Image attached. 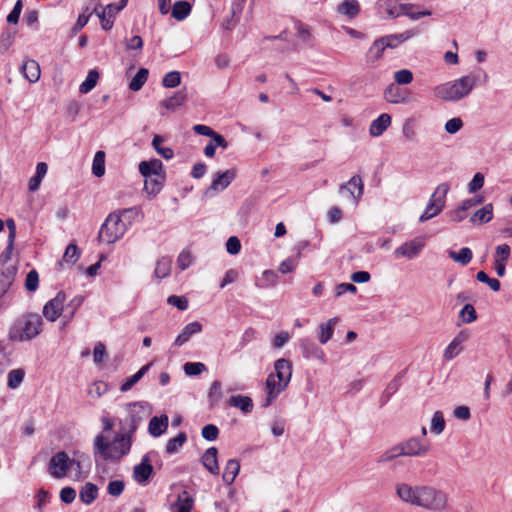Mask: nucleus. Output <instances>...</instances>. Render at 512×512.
<instances>
[{
	"mask_svg": "<svg viewBox=\"0 0 512 512\" xmlns=\"http://www.w3.org/2000/svg\"><path fill=\"white\" fill-rule=\"evenodd\" d=\"M396 494L404 502L430 510L444 509L447 503L446 494L430 486L412 487L400 483L396 486Z\"/></svg>",
	"mask_w": 512,
	"mask_h": 512,
	"instance_id": "obj_1",
	"label": "nucleus"
},
{
	"mask_svg": "<svg viewBox=\"0 0 512 512\" xmlns=\"http://www.w3.org/2000/svg\"><path fill=\"white\" fill-rule=\"evenodd\" d=\"M132 443L133 434L126 431V427L120 428L112 442H108L102 434H98L93 443L94 455H100L106 461H120L130 453Z\"/></svg>",
	"mask_w": 512,
	"mask_h": 512,
	"instance_id": "obj_2",
	"label": "nucleus"
},
{
	"mask_svg": "<svg viewBox=\"0 0 512 512\" xmlns=\"http://www.w3.org/2000/svg\"><path fill=\"white\" fill-rule=\"evenodd\" d=\"M274 369L275 373L269 374L266 379L267 397L262 404L263 407L271 405L276 397L287 388L292 377V363L285 358L276 360Z\"/></svg>",
	"mask_w": 512,
	"mask_h": 512,
	"instance_id": "obj_3",
	"label": "nucleus"
},
{
	"mask_svg": "<svg viewBox=\"0 0 512 512\" xmlns=\"http://www.w3.org/2000/svg\"><path fill=\"white\" fill-rule=\"evenodd\" d=\"M138 212L139 209L137 207H131L110 213L100 228L98 234L99 241L108 244L116 242L127 230V225L121 217L128 215L132 220L138 215Z\"/></svg>",
	"mask_w": 512,
	"mask_h": 512,
	"instance_id": "obj_4",
	"label": "nucleus"
},
{
	"mask_svg": "<svg viewBox=\"0 0 512 512\" xmlns=\"http://www.w3.org/2000/svg\"><path fill=\"white\" fill-rule=\"evenodd\" d=\"M43 321L37 313H26L17 318L9 331L12 341H29L38 336L42 331Z\"/></svg>",
	"mask_w": 512,
	"mask_h": 512,
	"instance_id": "obj_5",
	"label": "nucleus"
},
{
	"mask_svg": "<svg viewBox=\"0 0 512 512\" xmlns=\"http://www.w3.org/2000/svg\"><path fill=\"white\" fill-rule=\"evenodd\" d=\"M476 85V78L471 75L463 76L453 82H447L435 87L434 95L444 101H458L468 96Z\"/></svg>",
	"mask_w": 512,
	"mask_h": 512,
	"instance_id": "obj_6",
	"label": "nucleus"
},
{
	"mask_svg": "<svg viewBox=\"0 0 512 512\" xmlns=\"http://www.w3.org/2000/svg\"><path fill=\"white\" fill-rule=\"evenodd\" d=\"M449 189L450 186L447 183H441L437 186L434 193L431 195L424 212L419 217V222L428 221L442 212L445 207L446 196Z\"/></svg>",
	"mask_w": 512,
	"mask_h": 512,
	"instance_id": "obj_7",
	"label": "nucleus"
},
{
	"mask_svg": "<svg viewBox=\"0 0 512 512\" xmlns=\"http://www.w3.org/2000/svg\"><path fill=\"white\" fill-rule=\"evenodd\" d=\"M127 411L129 418L127 424L123 427H126V431L134 435L138 426L150 416L151 407L145 402H134L128 404Z\"/></svg>",
	"mask_w": 512,
	"mask_h": 512,
	"instance_id": "obj_8",
	"label": "nucleus"
},
{
	"mask_svg": "<svg viewBox=\"0 0 512 512\" xmlns=\"http://www.w3.org/2000/svg\"><path fill=\"white\" fill-rule=\"evenodd\" d=\"M74 463L75 458H69L66 452L60 451L51 457L48 470L54 478L60 479L67 475Z\"/></svg>",
	"mask_w": 512,
	"mask_h": 512,
	"instance_id": "obj_9",
	"label": "nucleus"
},
{
	"mask_svg": "<svg viewBox=\"0 0 512 512\" xmlns=\"http://www.w3.org/2000/svg\"><path fill=\"white\" fill-rule=\"evenodd\" d=\"M157 455L156 451L147 452L141 459V462L133 468V479L138 484H146L154 473V468L151 464L152 456Z\"/></svg>",
	"mask_w": 512,
	"mask_h": 512,
	"instance_id": "obj_10",
	"label": "nucleus"
},
{
	"mask_svg": "<svg viewBox=\"0 0 512 512\" xmlns=\"http://www.w3.org/2000/svg\"><path fill=\"white\" fill-rule=\"evenodd\" d=\"M10 256H0V298L8 291L14 282L17 269L14 265L7 264Z\"/></svg>",
	"mask_w": 512,
	"mask_h": 512,
	"instance_id": "obj_11",
	"label": "nucleus"
},
{
	"mask_svg": "<svg viewBox=\"0 0 512 512\" xmlns=\"http://www.w3.org/2000/svg\"><path fill=\"white\" fill-rule=\"evenodd\" d=\"M66 294L60 291L43 307V316L50 322H55L64 310Z\"/></svg>",
	"mask_w": 512,
	"mask_h": 512,
	"instance_id": "obj_12",
	"label": "nucleus"
},
{
	"mask_svg": "<svg viewBox=\"0 0 512 512\" xmlns=\"http://www.w3.org/2000/svg\"><path fill=\"white\" fill-rule=\"evenodd\" d=\"M400 454L403 456H424L429 450L430 446L426 443H422L418 438L412 437L406 441L398 444Z\"/></svg>",
	"mask_w": 512,
	"mask_h": 512,
	"instance_id": "obj_13",
	"label": "nucleus"
},
{
	"mask_svg": "<svg viewBox=\"0 0 512 512\" xmlns=\"http://www.w3.org/2000/svg\"><path fill=\"white\" fill-rule=\"evenodd\" d=\"M299 347L304 358L316 359L322 363L326 362L325 352L312 340L308 338L301 339Z\"/></svg>",
	"mask_w": 512,
	"mask_h": 512,
	"instance_id": "obj_14",
	"label": "nucleus"
},
{
	"mask_svg": "<svg viewBox=\"0 0 512 512\" xmlns=\"http://www.w3.org/2000/svg\"><path fill=\"white\" fill-rule=\"evenodd\" d=\"M139 172L145 178L152 176L164 179L163 164L159 159H151L149 161H141L139 163Z\"/></svg>",
	"mask_w": 512,
	"mask_h": 512,
	"instance_id": "obj_15",
	"label": "nucleus"
},
{
	"mask_svg": "<svg viewBox=\"0 0 512 512\" xmlns=\"http://www.w3.org/2000/svg\"><path fill=\"white\" fill-rule=\"evenodd\" d=\"M424 247V243L421 240L414 239L408 242H405L401 246L395 249L396 256L406 257L408 259H413L419 255Z\"/></svg>",
	"mask_w": 512,
	"mask_h": 512,
	"instance_id": "obj_16",
	"label": "nucleus"
},
{
	"mask_svg": "<svg viewBox=\"0 0 512 512\" xmlns=\"http://www.w3.org/2000/svg\"><path fill=\"white\" fill-rule=\"evenodd\" d=\"M384 99L392 104L407 103L409 94L395 83H391L384 90Z\"/></svg>",
	"mask_w": 512,
	"mask_h": 512,
	"instance_id": "obj_17",
	"label": "nucleus"
},
{
	"mask_svg": "<svg viewBox=\"0 0 512 512\" xmlns=\"http://www.w3.org/2000/svg\"><path fill=\"white\" fill-rule=\"evenodd\" d=\"M236 170L229 169L224 172H217L213 179L210 189L214 191H222L226 189L231 182L236 178Z\"/></svg>",
	"mask_w": 512,
	"mask_h": 512,
	"instance_id": "obj_18",
	"label": "nucleus"
},
{
	"mask_svg": "<svg viewBox=\"0 0 512 512\" xmlns=\"http://www.w3.org/2000/svg\"><path fill=\"white\" fill-rule=\"evenodd\" d=\"M400 0H379L377 2L378 13L382 18H396L400 16Z\"/></svg>",
	"mask_w": 512,
	"mask_h": 512,
	"instance_id": "obj_19",
	"label": "nucleus"
},
{
	"mask_svg": "<svg viewBox=\"0 0 512 512\" xmlns=\"http://www.w3.org/2000/svg\"><path fill=\"white\" fill-rule=\"evenodd\" d=\"M339 190L340 192L343 190H348L355 203H358L364 190L362 178L359 175H354L347 183L342 184Z\"/></svg>",
	"mask_w": 512,
	"mask_h": 512,
	"instance_id": "obj_20",
	"label": "nucleus"
},
{
	"mask_svg": "<svg viewBox=\"0 0 512 512\" xmlns=\"http://www.w3.org/2000/svg\"><path fill=\"white\" fill-rule=\"evenodd\" d=\"M243 6L241 3L234 1L231 4L230 15L223 19L221 23V27L223 30L231 31L233 30L240 20V15L242 13Z\"/></svg>",
	"mask_w": 512,
	"mask_h": 512,
	"instance_id": "obj_21",
	"label": "nucleus"
},
{
	"mask_svg": "<svg viewBox=\"0 0 512 512\" xmlns=\"http://www.w3.org/2000/svg\"><path fill=\"white\" fill-rule=\"evenodd\" d=\"M202 331V325L198 321L188 323L181 331V333L176 337L174 341V346L180 347L184 345L189 339L197 333Z\"/></svg>",
	"mask_w": 512,
	"mask_h": 512,
	"instance_id": "obj_22",
	"label": "nucleus"
},
{
	"mask_svg": "<svg viewBox=\"0 0 512 512\" xmlns=\"http://www.w3.org/2000/svg\"><path fill=\"white\" fill-rule=\"evenodd\" d=\"M218 450L216 447L208 448L201 457L203 466L213 475L219 474Z\"/></svg>",
	"mask_w": 512,
	"mask_h": 512,
	"instance_id": "obj_23",
	"label": "nucleus"
},
{
	"mask_svg": "<svg viewBox=\"0 0 512 512\" xmlns=\"http://www.w3.org/2000/svg\"><path fill=\"white\" fill-rule=\"evenodd\" d=\"M168 416L163 414L161 416H154L150 419L148 424V432L153 437H159L166 432L168 428Z\"/></svg>",
	"mask_w": 512,
	"mask_h": 512,
	"instance_id": "obj_24",
	"label": "nucleus"
},
{
	"mask_svg": "<svg viewBox=\"0 0 512 512\" xmlns=\"http://www.w3.org/2000/svg\"><path fill=\"white\" fill-rule=\"evenodd\" d=\"M391 116L387 113H383L372 121L369 127V133L373 137L381 136L391 125Z\"/></svg>",
	"mask_w": 512,
	"mask_h": 512,
	"instance_id": "obj_25",
	"label": "nucleus"
},
{
	"mask_svg": "<svg viewBox=\"0 0 512 512\" xmlns=\"http://www.w3.org/2000/svg\"><path fill=\"white\" fill-rule=\"evenodd\" d=\"M417 34L415 30H406L403 33L392 34L382 37L384 43H386L387 48H396L401 43L407 41L408 39L414 37Z\"/></svg>",
	"mask_w": 512,
	"mask_h": 512,
	"instance_id": "obj_26",
	"label": "nucleus"
},
{
	"mask_svg": "<svg viewBox=\"0 0 512 512\" xmlns=\"http://www.w3.org/2000/svg\"><path fill=\"white\" fill-rule=\"evenodd\" d=\"M24 77L31 83H34L40 78L39 64L32 59L25 60L21 66Z\"/></svg>",
	"mask_w": 512,
	"mask_h": 512,
	"instance_id": "obj_27",
	"label": "nucleus"
},
{
	"mask_svg": "<svg viewBox=\"0 0 512 512\" xmlns=\"http://www.w3.org/2000/svg\"><path fill=\"white\" fill-rule=\"evenodd\" d=\"M338 321L339 318L334 317L319 325L318 340L321 344H326L332 338L335 325L338 323Z\"/></svg>",
	"mask_w": 512,
	"mask_h": 512,
	"instance_id": "obj_28",
	"label": "nucleus"
},
{
	"mask_svg": "<svg viewBox=\"0 0 512 512\" xmlns=\"http://www.w3.org/2000/svg\"><path fill=\"white\" fill-rule=\"evenodd\" d=\"M493 218V206L491 203L484 205L482 208L478 209L470 218V222L473 224H485L492 220Z\"/></svg>",
	"mask_w": 512,
	"mask_h": 512,
	"instance_id": "obj_29",
	"label": "nucleus"
},
{
	"mask_svg": "<svg viewBox=\"0 0 512 512\" xmlns=\"http://www.w3.org/2000/svg\"><path fill=\"white\" fill-rule=\"evenodd\" d=\"M192 6L187 1H176L171 10V16L178 20L182 21L186 19L191 13Z\"/></svg>",
	"mask_w": 512,
	"mask_h": 512,
	"instance_id": "obj_30",
	"label": "nucleus"
},
{
	"mask_svg": "<svg viewBox=\"0 0 512 512\" xmlns=\"http://www.w3.org/2000/svg\"><path fill=\"white\" fill-rule=\"evenodd\" d=\"M187 98V94L184 90H179L174 93L173 96L163 100L161 105L167 110L174 111L177 107L182 106Z\"/></svg>",
	"mask_w": 512,
	"mask_h": 512,
	"instance_id": "obj_31",
	"label": "nucleus"
},
{
	"mask_svg": "<svg viewBox=\"0 0 512 512\" xmlns=\"http://www.w3.org/2000/svg\"><path fill=\"white\" fill-rule=\"evenodd\" d=\"M228 403L232 407L239 408L244 413H250L253 409V401L248 396H231L228 400Z\"/></svg>",
	"mask_w": 512,
	"mask_h": 512,
	"instance_id": "obj_32",
	"label": "nucleus"
},
{
	"mask_svg": "<svg viewBox=\"0 0 512 512\" xmlns=\"http://www.w3.org/2000/svg\"><path fill=\"white\" fill-rule=\"evenodd\" d=\"M152 366V363H148L140 368L139 371H137L134 375L126 378L124 383L120 387L121 392H127L129 391L135 384H137L143 376L149 371L150 367Z\"/></svg>",
	"mask_w": 512,
	"mask_h": 512,
	"instance_id": "obj_33",
	"label": "nucleus"
},
{
	"mask_svg": "<svg viewBox=\"0 0 512 512\" xmlns=\"http://www.w3.org/2000/svg\"><path fill=\"white\" fill-rule=\"evenodd\" d=\"M337 11L352 19L359 14L360 6L357 0H344L340 5H338Z\"/></svg>",
	"mask_w": 512,
	"mask_h": 512,
	"instance_id": "obj_34",
	"label": "nucleus"
},
{
	"mask_svg": "<svg viewBox=\"0 0 512 512\" xmlns=\"http://www.w3.org/2000/svg\"><path fill=\"white\" fill-rule=\"evenodd\" d=\"M240 470V464L236 459H230L228 460L224 473L222 475V479L225 484L231 485L236 476L238 475Z\"/></svg>",
	"mask_w": 512,
	"mask_h": 512,
	"instance_id": "obj_35",
	"label": "nucleus"
},
{
	"mask_svg": "<svg viewBox=\"0 0 512 512\" xmlns=\"http://www.w3.org/2000/svg\"><path fill=\"white\" fill-rule=\"evenodd\" d=\"M279 281V276L274 270H265L262 277L256 280L255 285L259 288L274 287Z\"/></svg>",
	"mask_w": 512,
	"mask_h": 512,
	"instance_id": "obj_36",
	"label": "nucleus"
},
{
	"mask_svg": "<svg viewBox=\"0 0 512 512\" xmlns=\"http://www.w3.org/2000/svg\"><path fill=\"white\" fill-rule=\"evenodd\" d=\"M98 496V487L93 483H86L80 490V500L86 504H91Z\"/></svg>",
	"mask_w": 512,
	"mask_h": 512,
	"instance_id": "obj_37",
	"label": "nucleus"
},
{
	"mask_svg": "<svg viewBox=\"0 0 512 512\" xmlns=\"http://www.w3.org/2000/svg\"><path fill=\"white\" fill-rule=\"evenodd\" d=\"M194 499L186 490L178 496L177 503L174 504L177 508L176 512H191L193 509Z\"/></svg>",
	"mask_w": 512,
	"mask_h": 512,
	"instance_id": "obj_38",
	"label": "nucleus"
},
{
	"mask_svg": "<svg viewBox=\"0 0 512 512\" xmlns=\"http://www.w3.org/2000/svg\"><path fill=\"white\" fill-rule=\"evenodd\" d=\"M417 6L411 3H405L400 4L399 9L401 10L400 15H405L409 17L412 20H418L421 17L429 16L431 15V12L429 10H422V11H413L414 8Z\"/></svg>",
	"mask_w": 512,
	"mask_h": 512,
	"instance_id": "obj_39",
	"label": "nucleus"
},
{
	"mask_svg": "<svg viewBox=\"0 0 512 512\" xmlns=\"http://www.w3.org/2000/svg\"><path fill=\"white\" fill-rule=\"evenodd\" d=\"M448 255L455 262H458L463 266L469 264L473 257L472 251L468 247H463L458 252L450 250L448 251Z\"/></svg>",
	"mask_w": 512,
	"mask_h": 512,
	"instance_id": "obj_40",
	"label": "nucleus"
},
{
	"mask_svg": "<svg viewBox=\"0 0 512 512\" xmlns=\"http://www.w3.org/2000/svg\"><path fill=\"white\" fill-rule=\"evenodd\" d=\"M187 434L185 432H180L176 437L168 440L165 451L167 454L172 455L177 453L178 450L186 443Z\"/></svg>",
	"mask_w": 512,
	"mask_h": 512,
	"instance_id": "obj_41",
	"label": "nucleus"
},
{
	"mask_svg": "<svg viewBox=\"0 0 512 512\" xmlns=\"http://www.w3.org/2000/svg\"><path fill=\"white\" fill-rule=\"evenodd\" d=\"M99 79V73L96 69H92L88 72L85 81L79 87V92L82 94L89 93L97 84Z\"/></svg>",
	"mask_w": 512,
	"mask_h": 512,
	"instance_id": "obj_42",
	"label": "nucleus"
},
{
	"mask_svg": "<svg viewBox=\"0 0 512 512\" xmlns=\"http://www.w3.org/2000/svg\"><path fill=\"white\" fill-rule=\"evenodd\" d=\"M92 173L96 177H102L105 174V152L102 150L97 151L94 155Z\"/></svg>",
	"mask_w": 512,
	"mask_h": 512,
	"instance_id": "obj_43",
	"label": "nucleus"
},
{
	"mask_svg": "<svg viewBox=\"0 0 512 512\" xmlns=\"http://www.w3.org/2000/svg\"><path fill=\"white\" fill-rule=\"evenodd\" d=\"M171 264L172 260L169 257H162L156 264L154 275L159 279L167 277L171 271Z\"/></svg>",
	"mask_w": 512,
	"mask_h": 512,
	"instance_id": "obj_44",
	"label": "nucleus"
},
{
	"mask_svg": "<svg viewBox=\"0 0 512 512\" xmlns=\"http://www.w3.org/2000/svg\"><path fill=\"white\" fill-rule=\"evenodd\" d=\"M148 69L140 68L136 75L132 78L129 83V88L132 91H139L148 79Z\"/></svg>",
	"mask_w": 512,
	"mask_h": 512,
	"instance_id": "obj_45",
	"label": "nucleus"
},
{
	"mask_svg": "<svg viewBox=\"0 0 512 512\" xmlns=\"http://www.w3.org/2000/svg\"><path fill=\"white\" fill-rule=\"evenodd\" d=\"M386 48V43H384V40L381 37L380 39L375 40L372 46L369 48L367 57L374 61L378 60L379 58H381Z\"/></svg>",
	"mask_w": 512,
	"mask_h": 512,
	"instance_id": "obj_46",
	"label": "nucleus"
},
{
	"mask_svg": "<svg viewBox=\"0 0 512 512\" xmlns=\"http://www.w3.org/2000/svg\"><path fill=\"white\" fill-rule=\"evenodd\" d=\"M25 376L23 369H13L8 373L7 385L11 389H16L20 386Z\"/></svg>",
	"mask_w": 512,
	"mask_h": 512,
	"instance_id": "obj_47",
	"label": "nucleus"
},
{
	"mask_svg": "<svg viewBox=\"0 0 512 512\" xmlns=\"http://www.w3.org/2000/svg\"><path fill=\"white\" fill-rule=\"evenodd\" d=\"M400 387V379L398 377L391 380L386 386L382 396L380 398L381 406L385 405L390 397L395 394Z\"/></svg>",
	"mask_w": 512,
	"mask_h": 512,
	"instance_id": "obj_48",
	"label": "nucleus"
},
{
	"mask_svg": "<svg viewBox=\"0 0 512 512\" xmlns=\"http://www.w3.org/2000/svg\"><path fill=\"white\" fill-rule=\"evenodd\" d=\"M222 384L220 381L215 380L210 387L208 398L210 401L211 406H214L217 404V402L222 398Z\"/></svg>",
	"mask_w": 512,
	"mask_h": 512,
	"instance_id": "obj_49",
	"label": "nucleus"
},
{
	"mask_svg": "<svg viewBox=\"0 0 512 512\" xmlns=\"http://www.w3.org/2000/svg\"><path fill=\"white\" fill-rule=\"evenodd\" d=\"M181 83V74L178 71H171L165 74L162 85L166 88H175Z\"/></svg>",
	"mask_w": 512,
	"mask_h": 512,
	"instance_id": "obj_50",
	"label": "nucleus"
},
{
	"mask_svg": "<svg viewBox=\"0 0 512 512\" xmlns=\"http://www.w3.org/2000/svg\"><path fill=\"white\" fill-rule=\"evenodd\" d=\"M5 223L8 228V231H9L8 244H7L5 255L10 256V253L13 250V245H14V241H15V237H16V224L12 218H8Z\"/></svg>",
	"mask_w": 512,
	"mask_h": 512,
	"instance_id": "obj_51",
	"label": "nucleus"
},
{
	"mask_svg": "<svg viewBox=\"0 0 512 512\" xmlns=\"http://www.w3.org/2000/svg\"><path fill=\"white\" fill-rule=\"evenodd\" d=\"M445 429V420L441 411H436L431 420V432L440 434Z\"/></svg>",
	"mask_w": 512,
	"mask_h": 512,
	"instance_id": "obj_52",
	"label": "nucleus"
},
{
	"mask_svg": "<svg viewBox=\"0 0 512 512\" xmlns=\"http://www.w3.org/2000/svg\"><path fill=\"white\" fill-rule=\"evenodd\" d=\"M145 190L152 195H156L162 188V182L164 179L161 177L156 178H145Z\"/></svg>",
	"mask_w": 512,
	"mask_h": 512,
	"instance_id": "obj_53",
	"label": "nucleus"
},
{
	"mask_svg": "<svg viewBox=\"0 0 512 512\" xmlns=\"http://www.w3.org/2000/svg\"><path fill=\"white\" fill-rule=\"evenodd\" d=\"M459 317L464 323H472L477 319V313L473 305L466 304L459 312Z\"/></svg>",
	"mask_w": 512,
	"mask_h": 512,
	"instance_id": "obj_54",
	"label": "nucleus"
},
{
	"mask_svg": "<svg viewBox=\"0 0 512 512\" xmlns=\"http://www.w3.org/2000/svg\"><path fill=\"white\" fill-rule=\"evenodd\" d=\"M184 372L188 376H196L206 370L205 364L201 362H187L183 366Z\"/></svg>",
	"mask_w": 512,
	"mask_h": 512,
	"instance_id": "obj_55",
	"label": "nucleus"
},
{
	"mask_svg": "<svg viewBox=\"0 0 512 512\" xmlns=\"http://www.w3.org/2000/svg\"><path fill=\"white\" fill-rule=\"evenodd\" d=\"M15 32L4 31L0 35V53L4 54L14 42Z\"/></svg>",
	"mask_w": 512,
	"mask_h": 512,
	"instance_id": "obj_56",
	"label": "nucleus"
},
{
	"mask_svg": "<svg viewBox=\"0 0 512 512\" xmlns=\"http://www.w3.org/2000/svg\"><path fill=\"white\" fill-rule=\"evenodd\" d=\"M476 279L482 283H486L495 292L500 290V281L496 278H490L484 271H479L476 275Z\"/></svg>",
	"mask_w": 512,
	"mask_h": 512,
	"instance_id": "obj_57",
	"label": "nucleus"
},
{
	"mask_svg": "<svg viewBox=\"0 0 512 512\" xmlns=\"http://www.w3.org/2000/svg\"><path fill=\"white\" fill-rule=\"evenodd\" d=\"M394 80L396 85H407L413 80V73L408 69H402L394 74Z\"/></svg>",
	"mask_w": 512,
	"mask_h": 512,
	"instance_id": "obj_58",
	"label": "nucleus"
},
{
	"mask_svg": "<svg viewBox=\"0 0 512 512\" xmlns=\"http://www.w3.org/2000/svg\"><path fill=\"white\" fill-rule=\"evenodd\" d=\"M79 249L76 244H69L65 250L63 260L70 263L75 264L77 260L79 259Z\"/></svg>",
	"mask_w": 512,
	"mask_h": 512,
	"instance_id": "obj_59",
	"label": "nucleus"
},
{
	"mask_svg": "<svg viewBox=\"0 0 512 512\" xmlns=\"http://www.w3.org/2000/svg\"><path fill=\"white\" fill-rule=\"evenodd\" d=\"M39 284V275L38 272L35 269H32L28 272L25 280V288L30 291L34 292L37 290Z\"/></svg>",
	"mask_w": 512,
	"mask_h": 512,
	"instance_id": "obj_60",
	"label": "nucleus"
},
{
	"mask_svg": "<svg viewBox=\"0 0 512 512\" xmlns=\"http://www.w3.org/2000/svg\"><path fill=\"white\" fill-rule=\"evenodd\" d=\"M298 257L292 256L283 260L279 265V272L282 274L291 273L298 265Z\"/></svg>",
	"mask_w": 512,
	"mask_h": 512,
	"instance_id": "obj_61",
	"label": "nucleus"
},
{
	"mask_svg": "<svg viewBox=\"0 0 512 512\" xmlns=\"http://www.w3.org/2000/svg\"><path fill=\"white\" fill-rule=\"evenodd\" d=\"M125 488V483L122 480H113L110 481L107 486V492L109 495L118 497L120 496Z\"/></svg>",
	"mask_w": 512,
	"mask_h": 512,
	"instance_id": "obj_62",
	"label": "nucleus"
},
{
	"mask_svg": "<svg viewBox=\"0 0 512 512\" xmlns=\"http://www.w3.org/2000/svg\"><path fill=\"white\" fill-rule=\"evenodd\" d=\"M202 437L207 441H214L218 438L219 429L214 424H207L202 428Z\"/></svg>",
	"mask_w": 512,
	"mask_h": 512,
	"instance_id": "obj_63",
	"label": "nucleus"
},
{
	"mask_svg": "<svg viewBox=\"0 0 512 512\" xmlns=\"http://www.w3.org/2000/svg\"><path fill=\"white\" fill-rule=\"evenodd\" d=\"M462 351V346H459L456 344L453 340L450 342V344L446 347L443 353V357L447 361L453 360L458 354H460Z\"/></svg>",
	"mask_w": 512,
	"mask_h": 512,
	"instance_id": "obj_64",
	"label": "nucleus"
}]
</instances>
